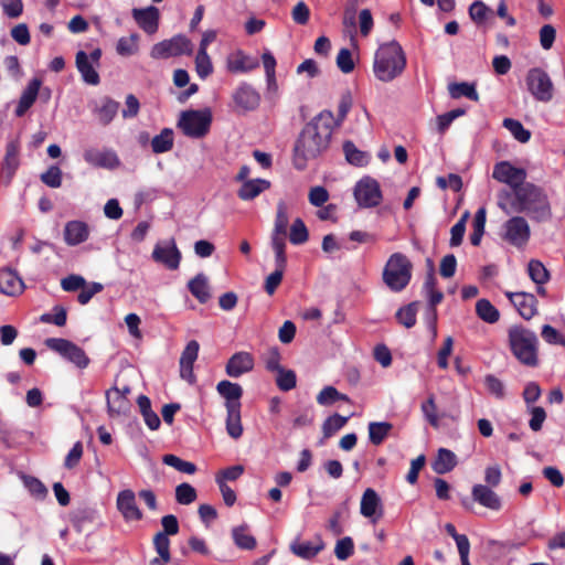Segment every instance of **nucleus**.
Instances as JSON below:
<instances>
[{
	"label": "nucleus",
	"instance_id": "f257e3e1",
	"mask_svg": "<svg viewBox=\"0 0 565 565\" xmlns=\"http://www.w3.org/2000/svg\"><path fill=\"white\" fill-rule=\"evenodd\" d=\"M334 116L330 110H322L301 130L294 148V164L303 170L309 160L324 152L333 132Z\"/></svg>",
	"mask_w": 565,
	"mask_h": 565
},
{
	"label": "nucleus",
	"instance_id": "f03ea898",
	"mask_svg": "<svg viewBox=\"0 0 565 565\" xmlns=\"http://www.w3.org/2000/svg\"><path fill=\"white\" fill-rule=\"evenodd\" d=\"M499 206L508 214L526 213L531 218L542 222L551 217V204L545 191L530 182L518 188L514 194L504 192Z\"/></svg>",
	"mask_w": 565,
	"mask_h": 565
},
{
	"label": "nucleus",
	"instance_id": "7ed1b4c3",
	"mask_svg": "<svg viewBox=\"0 0 565 565\" xmlns=\"http://www.w3.org/2000/svg\"><path fill=\"white\" fill-rule=\"evenodd\" d=\"M406 67L405 53L396 41L380 45L374 55L373 73L375 77L388 83L402 75Z\"/></svg>",
	"mask_w": 565,
	"mask_h": 565
},
{
	"label": "nucleus",
	"instance_id": "20e7f679",
	"mask_svg": "<svg viewBox=\"0 0 565 565\" xmlns=\"http://www.w3.org/2000/svg\"><path fill=\"white\" fill-rule=\"evenodd\" d=\"M509 344L514 356L527 366H536L539 340L536 334L523 327L513 326L509 329Z\"/></svg>",
	"mask_w": 565,
	"mask_h": 565
},
{
	"label": "nucleus",
	"instance_id": "39448f33",
	"mask_svg": "<svg viewBox=\"0 0 565 565\" xmlns=\"http://www.w3.org/2000/svg\"><path fill=\"white\" fill-rule=\"evenodd\" d=\"M413 265L411 260L402 253L392 254L384 268L382 278L386 287L399 292L404 290L412 279Z\"/></svg>",
	"mask_w": 565,
	"mask_h": 565
},
{
	"label": "nucleus",
	"instance_id": "423d86ee",
	"mask_svg": "<svg viewBox=\"0 0 565 565\" xmlns=\"http://www.w3.org/2000/svg\"><path fill=\"white\" fill-rule=\"evenodd\" d=\"M212 111L209 108L201 110L182 111L178 121V127L190 138L204 137L211 127Z\"/></svg>",
	"mask_w": 565,
	"mask_h": 565
},
{
	"label": "nucleus",
	"instance_id": "0eeeda50",
	"mask_svg": "<svg viewBox=\"0 0 565 565\" xmlns=\"http://www.w3.org/2000/svg\"><path fill=\"white\" fill-rule=\"evenodd\" d=\"M44 343L50 350L58 353L62 358L79 369H85L89 364V358L86 355L85 351L70 340L63 338H47Z\"/></svg>",
	"mask_w": 565,
	"mask_h": 565
},
{
	"label": "nucleus",
	"instance_id": "6e6552de",
	"mask_svg": "<svg viewBox=\"0 0 565 565\" xmlns=\"http://www.w3.org/2000/svg\"><path fill=\"white\" fill-rule=\"evenodd\" d=\"M526 86L532 96L542 103H548L554 96V85L550 75L542 68L535 67L526 75Z\"/></svg>",
	"mask_w": 565,
	"mask_h": 565
},
{
	"label": "nucleus",
	"instance_id": "1a4fd4ad",
	"mask_svg": "<svg viewBox=\"0 0 565 565\" xmlns=\"http://www.w3.org/2000/svg\"><path fill=\"white\" fill-rule=\"evenodd\" d=\"M193 45L184 35H175L169 40H163L154 44L150 51V56L154 60H166L183 54H191Z\"/></svg>",
	"mask_w": 565,
	"mask_h": 565
},
{
	"label": "nucleus",
	"instance_id": "9d476101",
	"mask_svg": "<svg viewBox=\"0 0 565 565\" xmlns=\"http://www.w3.org/2000/svg\"><path fill=\"white\" fill-rule=\"evenodd\" d=\"M353 193L359 206L361 207L377 206L382 201L380 184L371 177H364L356 182Z\"/></svg>",
	"mask_w": 565,
	"mask_h": 565
},
{
	"label": "nucleus",
	"instance_id": "9b49d317",
	"mask_svg": "<svg viewBox=\"0 0 565 565\" xmlns=\"http://www.w3.org/2000/svg\"><path fill=\"white\" fill-rule=\"evenodd\" d=\"M493 179L501 183H505L511 188L509 194H514L519 186L525 184L526 171L522 168H516L509 161H501L497 163L492 172Z\"/></svg>",
	"mask_w": 565,
	"mask_h": 565
},
{
	"label": "nucleus",
	"instance_id": "f8f14e48",
	"mask_svg": "<svg viewBox=\"0 0 565 565\" xmlns=\"http://www.w3.org/2000/svg\"><path fill=\"white\" fill-rule=\"evenodd\" d=\"M531 235L527 221L522 216H513L503 224V239L515 247L524 246Z\"/></svg>",
	"mask_w": 565,
	"mask_h": 565
},
{
	"label": "nucleus",
	"instance_id": "ddd939ff",
	"mask_svg": "<svg viewBox=\"0 0 565 565\" xmlns=\"http://www.w3.org/2000/svg\"><path fill=\"white\" fill-rule=\"evenodd\" d=\"M289 224L288 209L285 202H279L277 205V213L275 225L271 233V247L275 255L281 256L286 247V234Z\"/></svg>",
	"mask_w": 565,
	"mask_h": 565
},
{
	"label": "nucleus",
	"instance_id": "4468645a",
	"mask_svg": "<svg viewBox=\"0 0 565 565\" xmlns=\"http://www.w3.org/2000/svg\"><path fill=\"white\" fill-rule=\"evenodd\" d=\"M152 258L154 262L162 264L168 269L175 270L179 268L181 253L177 247L173 238L162 241L156 244Z\"/></svg>",
	"mask_w": 565,
	"mask_h": 565
},
{
	"label": "nucleus",
	"instance_id": "2eb2a0df",
	"mask_svg": "<svg viewBox=\"0 0 565 565\" xmlns=\"http://www.w3.org/2000/svg\"><path fill=\"white\" fill-rule=\"evenodd\" d=\"M436 284L437 281L434 275H428L423 286L424 296L427 298L429 303V309L427 312V324L434 337L437 334V311L435 307L441 302L444 298L443 292L436 288Z\"/></svg>",
	"mask_w": 565,
	"mask_h": 565
},
{
	"label": "nucleus",
	"instance_id": "dca6fc26",
	"mask_svg": "<svg viewBox=\"0 0 565 565\" xmlns=\"http://www.w3.org/2000/svg\"><path fill=\"white\" fill-rule=\"evenodd\" d=\"M83 158L86 163L95 168L111 170L120 166V160L113 149H98L89 147L84 150Z\"/></svg>",
	"mask_w": 565,
	"mask_h": 565
},
{
	"label": "nucleus",
	"instance_id": "f3484780",
	"mask_svg": "<svg viewBox=\"0 0 565 565\" xmlns=\"http://www.w3.org/2000/svg\"><path fill=\"white\" fill-rule=\"evenodd\" d=\"M116 508L126 522H136L143 518V513L137 504L135 492L130 489L118 492Z\"/></svg>",
	"mask_w": 565,
	"mask_h": 565
},
{
	"label": "nucleus",
	"instance_id": "a211bd4d",
	"mask_svg": "<svg viewBox=\"0 0 565 565\" xmlns=\"http://www.w3.org/2000/svg\"><path fill=\"white\" fill-rule=\"evenodd\" d=\"M360 513L374 524L382 519L384 514L382 500L374 489L367 488L363 492L360 503Z\"/></svg>",
	"mask_w": 565,
	"mask_h": 565
},
{
	"label": "nucleus",
	"instance_id": "6ab92c4d",
	"mask_svg": "<svg viewBox=\"0 0 565 565\" xmlns=\"http://www.w3.org/2000/svg\"><path fill=\"white\" fill-rule=\"evenodd\" d=\"M20 143L11 140L6 146V154L1 163V179L6 184L11 183L17 170L20 167Z\"/></svg>",
	"mask_w": 565,
	"mask_h": 565
},
{
	"label": "nucleus",
	"instance_id": "aec40b11",
	"mask_svg": "<svg viewBox=\"0 0 565 565\" xmlns=\"http://www.w3.org/2000/svg\"><path fill=\"white\" fill-rule=\"evenodd\" d=\"M235 108L243 111L254 110L260 103L256 89L247 83H242L232 95Z\"/></svg>",
	"mask_w": 565,
	"mask_h": 565
},
{
	"label": "nucleus",
	"instance_id": "412c9836",
	"mask_svg": "<svg viewBox=\"0 0 565 565\" xmlns=\"http://www.w3.org/2000/svg\"><path fill=\"white\" fill-rule=\"evenodd\" d=\"M200 344L196 340H191L185 345L180 356V376L190 384L195 382L193 364L198 359Z\"/></svg>",
	"mask_w": 565,
	"mask_h": 565
},
{
	"label": "nucleus",
	"instance_id": "4be33fe9",
	"mask_svg": "<svg viewBox=\"0 0 565 565\" xmlns=\"http://www.w3.org/2000/svg\"><path fill=\"white\" fill-rule=\"evenodd\" d=\"M25 286L22 280V278L19 276V274L10 268V267H2L0 268V292L10 296L15 297L23 292Z\"/></svg>",
	"mask_w": 565,
	"mask_h": 565
},
{
	"label": "nucleus",
	"instance_id": "5701e85b",
	"mask_svg": "<svg viewBox=\"0 0 565 565\" xmlns=\"http://www.w3.org/2000/svg\"><path fill=\"white\" fill-rule=\"evenodd\" d=\"M492 488L481 483L475 484L471 489V497L483 508L499 511L502 508V500Z\"/></svg>",
	"mask_w": 565,
	"mask_h": 565
},
{
	"label": "nucleus",
	"instance_id": "b1692460",
	"mask_svg": "<svg viewBox=\"0 0 565 565\" xmlns=\"http://www.w3.org/2000/svg\"><path fill=\"white\" fill-rule=\"evenodd\" d=\"M505 295L522 318L529 320L536 315L537 301L534 295L527 292H507Z\"/></svg>",
	"mask_w": 565,
	"mask_h": 565
},
{
	"label": "nucleus",
	"instance_id": "393cba45",
	"mask_svg": "<svg viewBox=\"0 0 565 565\" xmlns=\"http://www.w3.org/2000/svg\"><path fill=\"white\" fill-rule=\"evenodd\" d=\"M254 369V358L250 353L241 351L233 354L227 361L225 371L231 377H239Z\"/></svg>",
	"mask_w": 565,
	"mask_h": 565
},
{
	"label": "nucleus",
	"instance_id": "a878e982",
	"mask_svg": "<svg viewBox=\"0 0 565 565\" xmlns=\"http://www.w3.org/2000/svg\"><path fill=\"white\" fill-rule=\"evenodd\" d=\"M258 65L259 62L256 57H252L241 50L231 53L226 58L227 70L232 73H247Z\"/></svg>",
	"mask_w": 565,
	"mask_h": 565
},
{
	"label": "nucleus",
	"instance_id": "bb28decb",
	"mask_svg": "<svg viewBox=\"0 0 565 565\" xmlns=\"http://www.w3.org/2000/svg\"><path fill=\"white\" fill-rule=\"evenodd\" d=\"M216 391L224 398L225 408L242 407L243 388L239 384L224 380L217 383Z\"/></svg>",
	"mask_w": 565,
	"mask_h": 565
},
{
	"label": "nucleus",
	"instance_id": "cd10ccee",
	"mask_svg": "<svg viewBox=\"0 0 565 565\" xmlns=\"http://www.w3.org/2000/svg\"><path fill=\"white\" fill-rule=\"evenodd\" d=\"M107 412L110 417H118L125 415L130 404L128 398L124 395L122 391L114 386L106 392Z\"/></svg>",
	"mask_w": 565,
	"mask_h": 565
},
{
	"label": "nucleus",
	"instance_id": "c85d7f7f",
	"mask_svg": "<svg viewBox=\"0 0 565 565\" xmlns=\"http://www.w3.org/2000/svg\"><path fill=\"white\" fill-rule=\"evenodd\" d=\"M132 17L138 25L148 34H153L158 30L159 10L156 7L145 9H134Z\"/></svg>",
	"mask_w": 565,
	"mask_h": 565
},
{
	"label": "nucleus",
	"instance_id": "c756f323",
	"mask_svg": "<svg viewBox=\"0 0 565 565\" xmlns=\"http://www.w3.org/2000/svg\"><path fill=\"white\" fill-rule=\"evenodd\" d=\"M89 226L83 221H70L64 227V241L70 246H76L88 239Z\"/></svg>",
	"mask_w": 565,
	"mask_h": 565
},
{
	"label": "nucleus",
	"instance_id": "7c9ffc66",
	"mask_svg": "<svg viewBox=\"0 0 565 565\" xmlns=\"http://www.w3.org/2000/svg\"><path fill=\"white\" fill-rule=\"evenodd\" d=\"M41 84L39 78H33L29 82L17 105L14 111L17 117H22L32 107L36 100Z\"/></svg>",
	"mask_w": 565,
	"mask_h": 565
},
{
	"label": "nucleus",
	"instance_id": "2f4dec72",
	"mask_svg": "<svg viewBox=\"0 0 565 565\" xmlns=\"http://www.w3.org/2000/svg\"><path fill=\"white\" fill-rule=\"evenodd\" d=\"M324 547V544L320 537H317L313 542L295 540L290 544V551L298 557L303 559L313 558Z\"/></svg>",
	"mask_w": 565,
	"mask_h": 565
},
{
	"label": "nucleus",
	"instance_id": "473e14b6",
	"mask_svg": "<svg viewBox=\"0 0 565 565\" xmlns=\"http://www.w3.org/2000/svg\"><path fill=\"white\" fill-rule=\"evenodd\" d=\"M76 67L81 73L85 83L89 85H97L99 83V75L96 72V64L89 61L88 55L84 51L76 53Z\"/></svg>",
	"mask_w": 565,
	"mask_h": 565
},
{
	"label": "nucleus",
	"instance_id": "72a5a7b5",
	"mask_svg": "<svg viewBox=\"0 0 565 565\" xmlns=\"http://www.w3.org/2000/svg\"><path fill=\"white\" fill-rule=\"evenodd\" d=\"M270 188V182L265 179L245 180L242 183L237 195L243 201H250Z\"/></svg>",
	"mask_w": 565,
	"mask_h": 565
},
{
	"label": "nucleus",
	"instance_id": "f704fd0d",
	"mask_svg": "<svg viewBox=\"0 0 565 565\" xmlns=\"http://www.w3.org/2000/svg\"><path fill=\"white\" fill-rule=\"evenodd\" d=\"M286 263L287 258L285 253H281V256L275 255L276 269L266 278L265 281V290L268 295H273L280 285Z\"/></svg>",
	"mask_w": 565,
	"mask_h": 565
},
{
	"label": "nucleus",
	"instance_id": "c9c22d12",
	"mask_svg": "<svg viewBox=\"0 0 565 565\" xmlns=\"http://www.w3.org/2000/svg\"><path fill=\"white\" fill-rule=\"evenodd\" d=\"M188 288L201 303H205L211 298L209 281L204 274H198L191 279Z\"/></svg>",
	"mask_w": 565,
	"mask_h": 565
},
{
	"label": "nucleus",
	"instance_id": "e433bc0d",
	"mask_svg": "<svg viewBox=\"0 0 565 565\" xmlns=\"http://www.w3.org/2000/svg\"><path fill=\"white\" fill-rule=\"evenodd\" d=\"M457 465L456 455L446 448H440L437 458L433 463V469L438 475H445L451 471Z\"/></svg>",
	"mask_w": 565,
	"mask_h": 565
},
{
	"label": "nucleus",
	"instance_id": "4c0bfd02",
	"mask_svg": "<svg viewBox=\"0 0 565 565\" xmlns=\"http://www.w3.org/2000/svg\"><path fill=\"white\" fill-rule=\"evenodd\" d=\"M153 545L159 555L151 561V565H166L170 562V540L163 533H157L153 537Z\"/></svg>",
	"mask_w": 565,
	"mask_h": 565
},
{
	"label": "nucleus",
	"instance_id": "58836bf2",
	"mask_svg": "<svg viewBox=\"0 0 565 565\" xmlns=\"http://www.w3.org/2000/svg\"><path fill=\"white\" fill-rule=\"evenodd\" d=\"M119 110V103L110 98H104L100 106L95 108V114L99 122L104 126L109 125Z\"/></svg>",
	"mask_w": 565,
	"mask_h": 565
},
{
	"label": "nucleus",
	"instance_id": "ea45409f",
	"mask_svg": "<svg viewBox=\"0 0 565 565\" xmlns=\"http://www.w3.org/2000/svg\"><path fill=\"white\" fill-rule=\"evenodd\" d=\"M226 431L233 439H238L243 435V425L241 417V407L226 408Z\"/></svg>",
	"mask_w": 565,
	"mask_h": 565
},
{
	"label": "nucleus",
	"instance_id": "a19ab883",
	"mask_svg": "<svg viewBox=\"0 0 565 565\" xmlns=\"http://www.w3.org/2000/svg\"><path fill=\"white\" fill-rule=\"evenodd\" d=\"M369 439L373 445H381L390 435L393 425L388 422H371L367 426Z\"/></svg>",
	"mask_w": 565,
	"mask_h": 565
},
{
	"label": "nucleus",
	"instance_id": "79ce46f5",
	"mask_svg": "<svg viewBox=\"0 0 565 565\" xmlns=\"http://www.w3.org/2000/svg\"><path fill=\"white\" fill-rule=\"evenodd\" d=\"M173 147V131L170 128H164L162 131L154 136L151 140V148L154 153L168 152Z\"/></svg>",
	"mask_w": 565,
	"mask_h": 565
},
{
	"label": "nucleus",
	"instance_id": "37998d69",
	"mask_svg": "<svg viewBox=\"0 0 565 565\" xmlns=\"http://www.w3.org/2000/svg\"><path fill=\"white\" fill-rule=\"evenodd\" d=\"M139 51V35L132 33L129 36H122L118 40L116 45V52L120 56H131L137 54Z\"/></svg>",
	"mask_w": 565,
	"mask_h": 565
},
{
	"label": "nucleus",
	"instance_id": "c03bdc74",
	"mask_svg": "<svg viewBox=\"0 0 565 565\" xmlns=\"http://www.w3.org/2000/svg\"><path fill=\"white\" fill-rule=\"evenodd\" d=\"M476 312L481 320L488 323H495L500 318L498 309L488 299L477 301Z\"/></svg>",
	"mask_w": 565,
	"mask_h": 565
},
{
	"label": "nucleus",
	"instance_id": "a18cd8bd",
	"mask_svg": "<svg viewBox=\"0 0 565 565\" xmlns=\"http://www.w3.org/2000/svg\"><path fill=\"white\" fill-rule=\"evenodd\" d=\"M232 537L237 547L242 550H253L256 546V540L248 534L246 525H239L232 530Z\"/></svg>",
	"mask_w": 565,
	"mask_h": 565
},
{
	"label": "nucleus",
	"instance_id": "49530a36",
	"mask_svg": "<svg viewBox=\"0 0 565 565\" xmlns=\"http://www.w3.org/2000/svg\"><path fill=\"white\" fill-rule=\"evenodd\" d=\"M343 151L345 153L347 160L354 166L363 167L369 163L370 156L361 150H359L353 142L347 141L343 145Z\"/></svg>",
	"mask_w": 565,
	"mask_h": 565
},
{
	"label": "nucleus",
	"instance_id": "de8ad7c7",
	"mask_svg": "<svg viewBox=\"0 0 565 565\" xmlns=\"http://www.w3.org/2000/svg\"><path fill=\"white\" fill-rule=\"evenodd\" d=\"M449 94L452 98H460L462 96L477 102L479 95L473 85L469 83H454L448 86Z\"/></svg>",
	"mask_w": 565,
	"mask_h": 565
},
{
	"label": "nucleus",
	"instance_id": "09e8293b",
	"mask_svg": "<svg viewBox=\"0 0 565 565\" xmlns=\"http://www.w3.org/2000/svg\"><path fill=\"white\" fill-rule=\"evenodd\" d=\"M21 480H22L24 487L31 493V495H33L35 499L42 500L46 497L47 489L43 484V482L41 480H39L38 478L28 476V475H22Z\"/></svg>",
	"mask_w": 565,
	"mask_h": 565
},
{
	"label": "nucleus",
	"instance_id": "8fccbe9b",
	"mask_svg": "<svg viewBox=\"0 0 565 565\" xmlns=\"http://www.w3.org/2000/svg\"><path fill=\"white\" fill-rule=\"evenodd\" d=\"M486 209L481 207L476 212L473 218V232L470 234V242L473 246H478L481 242L486 226Z\"/></svg>",
	"mask_w": 565,
	"mask_h": 565
},
{
	"label": "nucleus",
	"instance_id": "3c124183",
	"mask_svg": "<svg viewBox=\"0 0 565 565\" xmlns=\"http://www.w3.org/2000/svg\"><path fill=\"white\" fill-rule=\"evenodd\" d=\"M503 126L512 134V136L520 142L525 143L531 138L530 130L525 129L523 125L512 118H505L503 120Z\"/></svg>",
	"mask_w": 565,
	"mask_h": 565
},
{
	"label": "nucleus",
	"instance_id": "603ef678",
	"mask_svg": "<svg viewBox=\"0 0 565 565\" xmlns=\"http://www.w3.org/2000/svg\"><path fill=\"white\" fill-rule=\"evenodd\" d=\"M530 278L537 285H544L550 279V274L540 260L532 259L527 265Z\"/></svg>",
	"mask_w": 565,
	"mask_h": 565
},
{
	"label": "nucleus",
	"instance_id": "864d4df0",
	"mask_svg": "<svg viewBox=\"0 0 565 565\" xmlns=\"http://www.w3.org/2000/svg\"><path fill=\"white\" fill-rule=\"evenodd\" d=\"M417 302H412L396 312V318L401 324L409 329L416 323Z\"/></svg>",
	"mask_w": 565,
	"mask_h": 565
},
{
	"label": "nucleus",
	"instance_id": "5fc2aeb1",
	"mask_svg": "<svg viewBox=\"0 0 565 565\" xmlns=\"http://www.w3.org/2000/svg\"><path fill=\"white\" fill-rule=\"evenodd\" d=\"M348 419H349V417H344L339 414H334V415L328 417L322 425L323 436L326 438H329L332 435H334L338 430H340L342 427H344Z\"/></svg>",
	"mask_w": 565,
	"mask_h": 565
},
{
	"label": "nucleus",
	"instance_id": "6e6d98bb",
	"mask_svg": "<svg viewBox=\"0 0 565 565\" xmlns=\"http://www.w3.org/2000/svg\"><path fill=\"white\" fill-rule=\"evenodd\" d=\"M349 401V397L344 394H341L337 388L333 386H326L323 390L320 391V393L317 396V402L320 405H331L337 401Z\"/></svg>",
	"mask_w": 565,
	"mask_h": 565
},
{
	"label": "nucleus",
	"instance_id": "4d7b16f0",
	"mask_svg": "<svg viewBox=\"0 0 565 565\" xmlns=\"http://www.w3.org/2000/svg\"><path fill=\"white\" fill-rule=\"evenodd\" d=\"M162 461L163 463L173 467L175 470L183 473L192 475L196 471V467L194 463L185 461L175 455H166Z\"/></svg>",
	"mask_w": 565,
	"mask_h": 565
},
{
	"label": "nucleus",
	"instance_id": "13d9d810",
	"mask_svg": "<svg viewBox=\"0 0 565 565\" xmlns=\"http://www.w3.org/2000/svg\"><path fill=\"white\" fill-rule=\"evenodd\" d=\"M196 497V490L190 483L184 482L175 488V500L179 504H191Z\"/></svg>",
	"mask_w": 565,
	"mask_h": 565
},
{
	"label": "nucleus",
	"instance_id": "bf43d9fd",
	"mask_svg": "<svg viewBox=\"0 0 565 565\" xmlns=\"http://www.w3.org/2000/svg\"><path fill=\"white\" fill-rule=\"evenodd\" d=\"M195 71L202 79L209 77L213 72V65L207 52H198L195 57Z\"/></svg>",
	"mask_w": 565,
	"mask_h": 565
},
{
	"label": "nucleus",
	"instance_id": "052dcab7",
	"mask_svg": "<svg viewBox=\"0 0 565 565\" xmlns=\"http://www.w3.org/2000/svg\"><path fill=\"white\" fill-rule=\"evenodd\" d=\"M308 230L302 222V220L297 218L294 221L291 228H290V235L289 239L294 245H300L308 241Z\"/></svg>",
	"mask_w": 565,
	"mask_h": 565
},
{
	"label": "nucleus",
	"instance_id": "680f3d73",
	"mask_svg": "<svg viewBox=\"0 0 565 565\" xmlns=\"http://www.w3.org/2000/svg\"><path fill=\"white\" fill-rule=\"evenodd\" d=\"M297 377L296 373L291 370L280 369L277 372L276 384L279 390L288 392L296 386Z\"/></svg>",
	"mask_w": 565,
	"mask_h": 565
},
{
	"label": "nucleus",
	"instance_id": "e2e57ef3",
	"mask_svg": "<svg viewBox=\"0 0 565 565\" xmlns=\"http://www.w3.org/2000/svg\"><path fill=\"white\" fill-rule=\"evenodd\" d=\"M491 13V9L479 0L472 2L469 8V15L471 20L477 24L483 23Z\"/></svg>",
	"mask_w": 565,
	"mask_h": 565
},
{
	"label": "nucleus",
	"instance_id": "0e129e2a",
	"mask_svg": "<svg viewBox=\"0 0 565 565\" xmlns=\"http://www.w3.org/2000/svg\"><path fill=\"white\" fill-rule=\"evenodd\" d=\"M466 114V110L462 108L452 109L448 113H445L443 115L437 116V129L439 134H444L449 126L452 124V121Z\"/></svg>",
	"mask_w": 565,
	"mask_h": 565
},
{
	"label": "nucleus",
	"instance_id": "69168bd1",
	"mask_svg": "<svg viewBox=\"0 0 565 565\" xmlns=\"http://www.w3.org/2000/svg\"><path fill=\"white\" fill-rule=\"evenodd\" d=\"M541 337L548 344L565 345V337L550 324L542 327Z\"/></svg>",
	"mask_w": 565,
	"mask_h": 565
},
{
	"label": "nucleus",
	"instance_id": "338daca9",
	"mask_svg": "<svg viewBox=\"0 0 565 565\" xmlns=\"http://www.w3.org/2000/svg\"><path fill=\"white\" fill-rule=\"evenodd\" d=\"M354 551V544L351 537L345 536L339 540L334 547V554L338 559L345 561L348 559Z\"/></svg>",
	"mask_w": 565,
	"mask_h": 565
},
{
	"label": "nucleus",
	"instance_id": "774afa93",
	"mask_svg": "<svg viewBox=\"0 0 565 565\" xmlns=\"http://www.w3.org/2000/svg\"><path fill=\"white\" fill-rule=\"evenodd\" d=\"M41 181L50 188H60L62 184V171L58 167L52 166L41 174Z\"/></svg>",
	"mask_w": 565,
	"mask_h": 565
}]
</instances>
